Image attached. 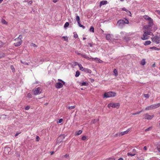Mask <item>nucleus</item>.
I'll return each mask as SVG.
<instances>
[{
  "label": "nucleus",
  "instance_id": "nucleus-1",
  "mask_svg": "<svg viewBox=\"0 0 160 160\" xmlns=\"http://www.w3.org/2000/svg\"><path fill=\"white\" fill-rule=\"evenodd\" d=\"M149 35L154 36L153 33L151 31H145L144 32L142 37L141 38V39L142 40H145L148 39L150 37Z\"/></svg>",
  "mask_w": 160,
  "mask_h": 160
},
{
  "label": "nucleus",
  "instance_id": "nucleus-2",
  "mask_svg": "<svg viewBox=\"0 0 160 160\" xmlns=\"http://www.w3.org/2000/svg\"><path fill=\"white\" fill-rule=\"evenodd\" d=\"M22 38V36L20 35L17 38L15 39L14 41L17 42L14 43V44L16 47H18L20 46L22 43L21 39Z\"/></svg>",
  "mask_w": 160,
  "mask_h": 160
},
{
  "label": "nucleus",
  "instance_id": "nucleus-3",
  "mask_svg": "<svg viewBox=\"0 0 160 160\" xmlns=\"http://www.w3.org/2000/svg\"><path fill=\"white\" fill-rule=\"evenodd\" d=\"M116 95V93L112 92H105L103 96V98H108L110 97H113Z\"/></svg>",
  "mask_w": 160,
  "mask_h": 160
},
{
  "label": "nucleus",
  "instance_id": "nucleus-4",
  "mask_svg": "<svg viewBox=\"0 0 160 160\" xmlns=\"http://www.w3.org/2000/svg\"><path fill=\"white\" fill-rule=\"evenodd\" d=\"M120 107V104L119 103H110L108 104V107L109 108L111 107L112 108H118Z\"/></svg>",
  "mask_w": 160,
  "mask_h": 160
},
{
  "label": "nucleus",
  "instance_id": "nucleus-5",
  "mask_svg": "<svg viewBox=\"0 0 160 160\" xmlns=\"http://www.w3.org/2000/svg\"><path fill=\"white\" fill-rule=\"evenodd\" d=\"M42 91V90L41 88L39 87L35 88L33 90L34 94L35 95H37L40 94L41 93Z\"/></svg>",
  "mask_w": 160,
  "mask_h": 160
},
{
  "label": "nucleus",
  "instance_id": "nucleus-6",
  "mask_svg": "<svg viewBox=\"0 0 160 160\" xmlns=\"http://www.w3.org/2000/svg\"><path fill=\"white\" fill-rule=\"evenodd\" d=\"M152 41L153 42H155L156 44H158L160 42V38L158 36H155L151 38Z\"/></svg>",
  "mask_w": 160,
  "mask_h": 160
},
{
  "label": "nucleus",
  "instance_id": "nucleus-7",
  "mask_svg": "<svg viewBox=\"0 0 160 160\" xmlns=\"http://www.w3.org/2000/svg\"><path fill=\"white\" fill-rule=\"evenodd\" d=\"M81 56L82 57L86 58V59H88V60H89L90 59H94L96 60H97L98 61V62H100L99 61H101V60L98 58H89V57H88L87 55L86 54H82V55H81Z\"/></svg>",
  "mask_w": 160,
  "mask_h": 160
},
{
  "label": "nucleus",
  "instance_id": "nucleus-8",
  "mask_svg": "<svg viewBox=\"0 0 160 160\" xmlns=\"http://www.w3.org/2000/svg\"><path fill=\"white\" fill-rule=\"evenodd\" d=\"M144 116V118H144L145 119H147V120H151L153 117H154V115H149L148 113H146L145 114H144L143 115Z\"/></svg>",
  "mask_w": 160,
  "mask_h": 160
},
{
  "label": "nucleus",
  "instance_id": "nucleus-9",
  "mask_svg": "<svg viewBox=\"0 0 160 160\" xmlns=\"http://www.w3.org/2000/svg\"><path fill=\"white\" fill-rule=\"evenodd\" d=\"M152 27L148 25H146L144 27V29L145 31H151Z\"/></svg>",
  "mask_w": 160,
  "mask_h": 160
},
{
  "label": "nucleus",
  "instance_id": "nucleus-10",
  "mask_svg": "<svg viewBox=\"0 0 160 160\" xmlns=\"http://www.w3.org/2000/svg\"><path fill=\"white\" fill-rule=\"evenodd\" d=\"M130 129H128L127 130L120 132L119 133V136H122L124 134H126L128 133V132L130 131Z\"/></svg>",
  "mask_w": 160,
  "mask_h": 160
},
{
  "label": "nucleus",
  "instance_id": "nucleus-11",
  "mask_svg": "<svg viewBox=\"0 0 160 160\" xmlns=\"http://www.w3.org/2000/svg\"><path fill=\"white\" fill-rule=\"evenodd\" d=\"M63 87V84L61 82H57L55 84V87L57 88H60Z\"/></svg>",
  "mask_w": 160,
  "mask_h": 160
},
{
  "label": "nucleus",
  "instance_id": "nucleus-12",
  "mask_svg": "<svg viewBox=\"0 0 160 160\" xmlns=\"http://www.w3.org/2000/svg\"><path fill=\"white\" fill-rule=\"evenodd\" d=\"M10 150V148L9 147L5 148L4 150V152L6 154H8Z\"/></svg>",
  "mask_w": 160,
  "mask_h": 160
},
{
  "label": "nucleus",
  "instance_id": "nucleus-13",
  "mask_svg": "<svg viewBox=\"0 0 160 160\" xmlns=\"http://www.w3.org/2000/svg\"><path fill=\"white\" fill-rule=\"evenodd\" d=\"M107 3V1H102L100 2L99 6L100 7L102 5H106Z\"/></svg>",
  "mask_w": 160,
  "mask_h": 160
},
{
  "label": "nucleus",
  "instance_id": "nucleus-14",
  "mask_svg": "<svg viewBox=\"0 0 160 160\" xmlns=\"http://www.w3.org/2000/svg\"><path fill=\"white\" fill-rule=\"evenodd\" d=\"M148 25L152 26L153 24V21L152 19L151 18L150 20L148 21Z\"/></svg>",
  "mask_w": 160,
  "mask_h": 160
},
{
  "label": "nucleus",
  "instance_id": "nucleus-15",
  "mask_svg": "<svg viewBox=\"0 0 160 160\" xmlns=\"http://www.w3.org/2000/svg\"><path fill=\"white\" fill-rule=\"evenodd\" d=\"M118 23L119 25L124 24H125L124 20L122 19L119 20L118 22Z\"/></svg>",
  "mask_w": 160,
  "mask_h": 160
},
{
  "label": "nucleus",
  "instance_id": "nucleus-16",
  "mask_svg": "<svg viewBox=\"0 0 160 160\" xmlns=\"http://www.w3.org/2000/svg\"><path fill=\"white\" fill-rule=\"evenodd\" d=\"M153 106V109L157 108L160 106V103H158L152 105Z\"/></svg>",
  "mask_w": 160,
  "mask_h": 160
},
{
  "label": "nucleus",
  "instance_id": "nucleus-17",
  "mask_svg": "<svg viewBox=\"0 0 160 160\" xmlns=\"http://www.w3.org/2000/svg\"><path fill=\"white\" fill-rule=\"evenodd\" d=\"M153 106L152 105L148 106L145 108V110H148L152 109H153Z\"/></svg>",
  "mask_w": 160,
  "mask_h": 160
},
{
  "label": "nucleus",
  "instance_id": "nucleus-18",
  "mask_svg": "<svg viewBox=\"0 0 160 160\" xmlns=\"http://www.w3.org/2000/svg\"><path fill=\"white\" fill-rule=\"evenodd\" d=\"M83 71L89 73H91L92 72L91 71L90 69L85 68H84Z\"/></svg>",
  "mask_w": 160,
  "mask_h": 160
},
{
  "label": "nucleus",
  "instance_id": "nucleus-19",
  "mask_svg": "<svg viewBox=\"0 0 160 160\" xmlns=\"http://www.w3.org/2000/svg\"><path fill=\"white\" fill-rule=\"evenodd\" d=\"M144 18L147 21H148L150 20L151 18L148 16V15H144L143 16Z\"/></svg>",
  "mask_w": 160,
  "mask_h": 160
},
{
  "label": "nucleus",
  "instance_id": "nucleus-20",
  "mask_svg": "<svg viewBox=\"0 0 160 160\" xmlns=\"http://www.w3.org/2000/svg\"><path fill=\"white\" fill-rule=\"evenodd\" d=\"M150 49H154L155 50H160V48H158L156 47L153 46L152 47H151L150 48Z\"/></svg>",
  "mask_w": 160,
  "mask_h": 160
},
{
  "label": "nucleus",
  "instance_id": "nucleus-21",
  "mask_svg": "<svg viewBox=\"0 0 160 160\" xmlns=\"http://www.w3.org/2000/svg\"><path fill=\"white\" fill-rule=\"evenodd\" d=\"M151 43V42L150 41H147L145 42L144 45L145 46L148 45H150Z\"/></svg>",
  "mask_w": 160,
  "mask_h": 160
},
{
  "label": "nucleus",
  "instance_id": "nucleus-22",
  "mask_svg": "<svg viewBox=\"0 0 160 160\" xmlns=\"http://www.w3.org/2000/svg\"><path fill=\"white\" fill-rule=\"evenodd\" d=\"M65 138V137L63 135H61L59 136L58 137L59 140L61 139V140L60 141L61 142L62 141L64 138Z\"/></svg>",
  "mask_w": 160,
  "mask_h": 160
},
{
  "label": "nucleus",
  "instance_id": "nucleus-23",
  "mask_svg": "<svg viewBox=\"0 0 160 160\" xmlns=\"http://www.w3.org/2000/svg\"><path fill=\"white\" fill-rule=\"evenodd\" d=\"M135 155H136L135 153H131V152H128L127 153V155L128 156H130L131 157H132V156H135Z\"/></svg>",
  "mask_w": 160,
  "mask_h": 160
},
{
  "label": "nucleus",
  "instance_id": "nucleus-24",
  "mask_svg": "<svg viewBox=\"0 0 160 160\" xmlns=\"http://www.w3.org/2000/svg\"><path fill=\"white\" fill-rule=\"evenodd\" d=\"M78 66L80 68V70L82 71H83L85 68H83L81 64H80L79 65H78Z\"/></svg>",
  "mask_w": 160,
  "mask_h": 160
},
{
  "label": "nucleus",
  "instance_id": "nucleus-25",
  "mask_svg": "<svg viewBox=\"0 0 160 160\" xmlns=\"http://www.w3.org/2000/svg\"><path fill=\"white\" fill-rule=\"evenodd\" d=\"M99 119H95L93 120L92 121V123L95 124L96 122H98L99 121Z\"/></svg>",
  "mask_w": 160,
  "mask_h": 160
},
{
  "label": "nucleus",
  "instance_id": "nucleus-26",
  "mask_svg": "<svg viewBox=\"0 0 160 160\" xmlns=\"http://www.w3.org/2000/svg\"><path fill=\"white\" fill-rule=\"evenodd\" d=\"M143 111V110H142L141 111H140L139 112H136V113H132L131 114L132 115H137V114H139L140 113H141V112H142Z\"/></svg>",
  "mask_w": 160,
  "mask_h": 160
},
{
  "label": "nucleus",
  "instance_id": "nucleus-27",
  "mask_svg": "<svg viewBox=\"0 0 160 160\" xmlns=\"http://www.w3.org/2000/svg\"><path fill=\"white\" fill-rule=\"evenodd\" d=\"M111 37L110 34H107L106 36V38L108 40H110L111 39Z\"/></svg>",
  "mask_w": 160,
  "mask_h": 160
},
{
  "label": "nucleus",
  "instance_id": "nucleus-28",
  "mask_svg": "<svg viewBox=\"0 0 160 160\" xmlns=\"http://www.w3.org/2000/svg\"><path fill=\"white\" fill-rule=\"evenodd\" d=\"M76 20L78 22V23H79V22H80V17L78 15H77L76 16Z\"/></svg>",
  "mask_w": 160,
  "mask_h": 160
},
{
  "label": "nucleus",
  "instance_id": "nucleus-29",
  "mask_svg": "<svg viewBox=\"0 0 160 160\" xmlns=\"http://www.w3.org/2000/svg\"><path fill=\"white\" fill-rule=\"evenodd\" d=\"M122 10L123 11H126L127 12H129L130 14H131V12L130 11L127 10L125 8H122Z\"/></svg>",
  "mask_w": 160,
  "mask_h": 160
},
{
  "label": "nucleus",
  "instance_id": "nucleus-30",
  "mask_svg": "<svg viewBox=\"0 0 160 160\" xmlns=\"http://www.w3.org/2000/svg\"><path fill=\"white\" fill-rule=\"evenodd\" d=\"M145 63H146V62H145V59H143V60H142L141 61V64L142 65H143V66L145 64Z\"/></svg>",
  "mask_w": 160,
  "mask_h": 160
},
{
  "label": "nucleus",
  "instance_id": "nucleus-31",
  "mask_svg": "<svg viewBox=\"0 0 160 160\" xmlns=\"http://www.w3.org/2000/svg\"><path fill=\"white\" fill-rule=\"evenodd\" d=\"M89 31L90 32H94V28L93 26L91 27L89 29Z\"/></svg>",
  "mask_w": 160,
  "mask_h": 160
},
{
  "label": "nucleus",
  "instance_id": "nucleus-32",
  "mask_svg": "<svg viewBox=\"0 0 160 160\" xmlns=\"http://www.w3.org/2000/svg\"><path fill=\"white\" fill-rule=\"evenodd\" d=\"M80 75V72L77 71H76V74L75 75V76L76 77H77L79 76V75Z\"/></svg>",
  "mask_w": 160,
  "mask_h": 160
},
{
  "label": "nucleus",
  "instance_id": "nucleus-33",
  "mask_svg": "<svg viewBox=\"0 0 160 160\" xmlns=\"http://www.w3.org/2000/svg\"><path fill=\"white\" fill-rule=\"evenodd\" d=\"M82 132V131L81 130H79L77 132H76V135H79L80 134H81Z\"/></svg>",
  "mask_w": 160,
  "mask_h": 160
},
{
  "label": "nucleus",
  "instance_id": "nucleus-34",
  "mask_svg": "<svg viewBox=\"0 0 160 160\" xmlns=\"http://www.w3.org/2000/svg\"><path fill=\"white\" fill-rule=\"evenodd\" d=\"M152 129V127H150L149 128H148L146 129L145 130V131L146 132L149 131H150V130H151Z\"/></svg>",
  "mask_w": 160,
  "mask_h": 160
},
{
  "label": "nucleus",
  "instance_id": "nucleus-35",
  "mask_svg": "<svg viewBox=\"0 0 160 160\" xmlns=\"http://www.w3.org/2000/svg\"><path fill=\"white\" fill-rule=\"evenodd\" d=\"M78 26L82 28H83V29H84L85 28V27L83 25L81 24V23H80V22H79V23H78Z\"/></svg>",
  "mask_w": 160,
  "mask_h": 160
},
{
  "label": "nucleus",
  "instance_id": "nucleus-36",
  "mask_svg": "<svg viewBox=\"0 0 160 160\" xmlns=\"http://www.w3.org/2000/svg\"><path fill=\"white\" fill-rule=\"evenodd\" d=\"M75 106H70V107H68L67 108L68 109L71 110V109H74L75 108Z\"/></svg>",
  "mask_w": 160,
  "mask_h": 160
},
{
  "label": "nucleus",
  "instance_id": "nucleus-37",
  "mask_svg": "<svg viewBox=\"0 0 160 160\" xmlns=\"http://www.w3.org/2000/svg\"><path fill=\"white\" fill-rule=\"evenodd\" d=\"M2 24H7V22L6 21V20L4 19H3L2 21Z\"/></svg>",
  "mask_w": 160,
  "mask_h": 160
},
{
  "label": "nucleus",
  "instance_id": "nucleus-38",
  "mask_svg": "<svg viewBox=\"0 0 160 160\" xmlns=\"http://www.w3.org/2000/svg\"><path fill=\"white\" fill-rule=\"evenodd\" d=\"M86 85H87V83L85 82H82L81 83V86H86Z\"/></svg>",
  "mask_w": 160,
  "mask_h": 160
},
{
  "label": "nucleus",
  "instance_id": "nucleus-39",
  "mask_svg": "<svg viewBox=\"0 0 160 160\" xmlns=\"http://www.w3.org/2000/svg\"><path fill=\"white\" fill-rule=\"evenodd\" d=\"M73 34H74V37L75 38H78V34L75 32H74L73 33Z\"/></svg>",
  "mask_w": 160,
  "mask_h": 160
},
{
  "label": "nucleus",
  "instance_id": "nucleus-40",
  "mask_svg": "<svg viewBox=\"0 0 160 160\" xmlns=\"http://www.w3.org/2000/svg\"><path fill=\"white\" fill-rule=\"evenodd\" d=\"M69 25V22H66L65 23V24L64 25V27L65 28L67 27Z\"/></svg>",
  "mask_w": 160,
  "mask_h": 160
},
{
  "label": "nucleus",
  "instance_id": "nucleus-41",
  "mask_svg": "<svg viewBox=\"0 0 160 160\" xmlns=\"http://www.w3.org/2000/svg\"><path fill=\"white\" fill-rule=\"evenodd\" d=\"M113 72H114V73H115V75L116 76H117V75L118 74V72H117V71L116 69H114Z\"/></svg>",
  "mask_w": 160,
  "mask_h": 160
},
{
  "label": "nucleus",
  "instance_id": "nucleus-42",
  "mask_svg": "<svg viewBox=\"0 0 160 160\" xmlns=\"http://www.w3.org/2000/svg\"><path fill=\"white\" fill-rule=\"evenodd\" d=\"M132 152H133V153H137L138 152L137 151L135 148L133 149H132Z\"/></svg>",
  "mask_w": 160,
  "mask_h": 160
},
{
  "label": "nucleus",
  "instance_id": "nucleus-43",
  "mask_svg": "<svg viewBox=\"0 0 160 160\" xmlns=\"http://www.w3.org/2000/svg\"><path fill=\"white\" fill-rule=\"evenodd\" d=\"M80 64H78V63L77 62H74L73 63V65L74 66H76L77 65H79Z\"/></svg>",
  "mask_w": 160,
  "mask_h": 160
},
{
  "label": "nucleus",
  "instance_id": "nucleus-44",
  "mask_svg": "<svg viewBox=\"0 0 160 160\" xmlns=\"http://www.w3.org/2000/svg\"><path fill=\"white\" fill-rule=\"evenodd\" d=\"M28 97L29 98H32V95L30 93H29L27 95Z\"/></svg>",
  "mask_w": 160,
  "mask_h": 160
},
{
  "label": "nucleus",
  "instance_id": "nucleus-45",
  "mask_svg": "<svg viewBox=\"0 0 160 160\" xmlns=\"http://www.w3.org/2000/svg\"><path fill=\"white\" fill-rule=\"evenodd\" d=\"M21 63H22V64H23L24 65H28V63L25 62H22V61H21Z\"/></svg>",
  "mask_w": 160,
  "mask_h": 160
},
{
  "label": "nucleus",
  "instance_id": "nucleus-46",
  "mask_svg": "<svg viewBox=\"0 0 160 160\" xmlns=\"http://www.w3.org/2000/svg\"><path fill=\"white\" fill-rule=\"evenodd\" d=\"M157 148L158 152H160V144L157 146Z\"/></svg>",
  "mask_w": 160,
  "mask_h": 160
},
{
  "label": "nucleus",
  "instance_id": "nucleus-47",
  "mask_svg": "<svg viewBox=\"0 0 160 160\" xmlns=\"http://www.w3.org/2000/svg\"><path fill=\"white\" fill-rule=\"evenodd\" d=\"M144 96L145 98H148L149 97V96L148 94H144Z\"/></svg>",
  "mask_w": 160,
  "mask_h": 160
},
{
  "label": "nucleus",
  "instance_id": "nucleus-48",
  "mask_svg": "<svg viewBox=\"0 0 160 160\" xmlns=\"http://www.w3.org/2000/svg\"><path fill=\"white\" fill-rule=\"evenodd\" d=\"M125 23L128 24L129 23L128 21L126 18H125V20H124Z\"/></svg>",
  "mask_w": 160,
  "mask_h": 160
},
{
  "label": "nucleus",
  "instance_id": "nucleus-49",
  "mask_svg": "<svg viewBox=\"0 0 160 160\" xmlns=\"http://www.w3.org/2000/svg\"><path fill=\"white\" fill-rule=\"evenodd\" d=\"M11 68L12 70V72H13L14 71L15 69H14V67L13 66H12V65L11 66Z\"/></svg>",
  "mask_w": 160,
  "mask_h": 160
},
{
  "label": "nucleus",
  "instance_id": "nucleus-50",
  "mask_svg": "<svg viewBox=\"0 0 160 160\" xmlns=\"http://www.w3.org/2000/svg\"><path fill=\"white\" fill-rule=\"evenodd\" d=\"M86 139V137L85 136H83L82 138V140L84 141Z\"/></svg>",
  "mask_w": 160,
  "mask_h": 160
},
{
  "label": "nucleus",
  "instance_id": "nucleus-51",
  "mask_svg": "<svg viewBox=\"0 0 160 160\" xmlns=\"http://www.w3.org/2000/svg\"><path fill=\"white\" fill-rule=\"evenodd\" d=\"M62 38H63L65 41H67L68 40V38L67 37L63 36Z\"/></svg>",
  "mask_w": 160,
  "mask_h": 160
},
{
  "label": "nucleus",
  "instance_id": "nucleus-52",
  "mask_svg": "<svg viewBox=\"0 0 160 160\" xmlns=\"http://www.w3.org/2000/svg\"><path fill=\"white\" fill-rule=\"evenodd\" d=\"M40 139V138L38 136H37V137H36V141H38Z\"/></svg>",
  "mask_w": 160,
  "mask_h": 160
},
{
  "label": "nucleus",
  "instance_id": "nucleus-53",
  "mask_svg": "<svg viewBox=\"0 0 160 160\" xmlns=\"http://www.w3.org/2000/svg\"><path fill=\"white\" fill-rule=\"evenodd\" d=\"M31 46H33L34 47H37V45L33 43H32L31 44Z\"/></svg>",
  "mask_w": 160,
  "mask_h": 160
},
{
  "label": "nucleus",
  "instance_id": "nucleus-54",
  "mask_svg": "<svg viewBox=\"0 0 160 160\" xmlns=\"http://www.w3.org/2000/svg\"><path fill=\"white\" fill-rule=\"evenodd\" d=\"M108 160H115L114 158H110L108 159Z\"/></svg>",
  "mask_w": 160,
  "mask_h": 160
},
{
  "label": "nucleus",
  "instance_id": "nucleus-55",
  "mask_svg": "<svg viewBox=\"0 0 160 160\" xmlns=\"http://www.w3.org/2000/svg\"><path fill=\"white\" fill-rule=\"evenodd\" d=\"M62 121H63V119H62V118L60 119L59 120L58 122H59V123H61V122H62Z\"/></svg>",
  "mask_w": 160,
  "mask_h": 160
},
{
  "label": "nucleus",
  "instance_id": "nucleus-56",
  "mask_svg": "<svg viewBox=\"0 0 160 160\" xmlns=\"http://www.w3.org/2000/svg\"><path fill=\"white\" fill-rule=\"evenodd\" d=\"M32 3V1H30L28 2V4L29 5H31Z\"/></svg>",
  "mask_w": 160,
  "mask_h": 160
},
{
  "label": "nucleus",
  "instance_id": "nucleus-57",
  "mask_svg": "<svg viewBox=\"0 0 160 160\" xmlns=\"http://www.w3.org/2000/svg\"><path fill=\"white\" fill-rule=\"evenodd\" d=\"M68 156V154H66L65 155H63L64 157L67 158Z\"/></svg>",
  "mask_w": 160,
  "mask_h": 160
},
{
  "label": "nucleus",
  "instance_id": "nucleus-58",
  "mask_svg": "<svg viewBox=\"0 0 160 160\" xmlns=\"http://www.w3.org/2000/svg\"><path fill=\"white\" fill-rule=\"evenodd\" d=\"M58 0H52V1L53 2H54V3H56Z\"/></svg>",
  "mask_w": 160,
  "mask_h": 160
},
{
  "label": "nucleus",
  "instance_id": "nucleus-59",
  "mask_svg": "<svg viewBox=\"0 0 160 160\" xmlns=\"http://www.w3.org/2000/svg\"><path fill=\"white\" fill-rule=\"evenodd\" d=\"M29 107H26L25 108V110H28L29 109Z\"/></svg>",
  "mask_w": 160,
  "mask_h": 160
},
{
  "label": "nucleus",
  "instance_id": "nucleus-60",
  "mask_svg": "<svg viewBox=\"0 0 160 160\" xmlns=\"http://www.w3.org/2000/svg\"><path fill=\"white\" fill-rule=\"evenodd\" d=\"M119 133H117L115 135V137H117L118 136H119Z\"/></svg>",
  "mask_w": 160,
  "mask_h": 160
},
{
  "label": "nucleus",
  "instance_id": "nucleus-61",
  "mask_svg": "<svg viewBox=\"0 0 160 160\" xmlns=\"http://www.w3.org/2000/svg\"><path fill=\"white\" fill-rule=\"evenodd\" d=\"M143 149L144 150H147V148L146 146H144L143 148Z\"/></svg>",
  "mask_w": 160,
  "mask_h": 160
},
{
  "label": "nucleus",
  "instance_id": "nucleus-62",
  "mask_svg": "<svg viewBox=\"0 0 160 160\" xmlns=\"http://www.w3.org/2000/svg\"><path fill=\"white\" fill-rule=\"evenodd\" d=\"M118 160H124V159H123L122 158H119Z\"/></svg>",
  "mask_w": 160,
  "mask_h": 160
},
{
  "label": "nucleus",
  "instance_id": "nucleus-63",
  "mask_svg": "<svg viewBox=\"0 0 160 160\" xmlns=\"http://www.w3.org/2000/svg\"><path fill=\"white\" fill-rule=\"evenodd\" d=\"M3 45H4V44L3 43V44H2L1 45H0V48L2 47Z\"/></svg>",
  "mask_w": 160,
  "mask_h": 160
},
{
  "label": "nucleus",
  "instance_id": "nucleus-64",
  "mask_svg": "<svg viewBox=\"0 0 160 160\" xmlns=\"http://www.w3.org/2000/svg\"><path fill=\"white\" fill-rule=\"evenodd\" d=\"M62 82L63 83L62 84L64 85L65 84V82L64 81H62Z\"/></svg>",
  "mask_w": 160,
  "mask_h": 160
}]
</instances>
